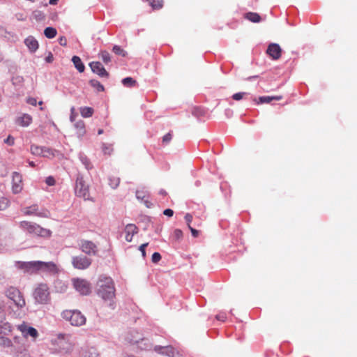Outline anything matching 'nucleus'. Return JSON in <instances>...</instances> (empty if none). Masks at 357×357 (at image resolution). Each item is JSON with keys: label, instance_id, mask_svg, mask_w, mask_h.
<instances>
[{"label": "nucleus", "instance_id": "obj_18", "mask_svg": "<svg viewBox=\"0 0 357 357\" xmlns=\"http://www.w3.org/2000/svg\"><path fill=\"white\" fill-rule=\"evenodd\" d=\"M32 123V117L28 114H23L16 119V123L22 127H27Z\"/></svg>", "mask_w": 357, "mask_h": 357}, {"label": "nucleus", "instance_id": "obj_52", "mask_svg": "<svg viewBox=\"0 0 357 357\" xmlns=\"http://www.w3.org/2000/svg\"><path fill=\"white\" fill-rule=\"evenodd\" d=\"M70 121L73 122L75 121V116H76V114H75V109L74 107H72L71 109H70Z\"/></svg>", "mask_w": 357, "mask_h": 357}, {"label": "nucleus", "instance_id": "obj_29", "mask_svg": "<svg viewBox=\"0 0 357 357\" xmlns=\"http://www.w3.org/2000/svg\"><path fill=\"white\" fill-rule=\"evenodd\" d=\"M57 31L56 29L53 27H47L44 30L45 36L48 38H53L56 36Z\"/></svg>", "mask_w": 357, "mask_h": 357}, {"label": "nucleus", "instance_id": "obj_49", "mask_svg": "<svg viewBox=\"0 0 357 357\" xmlns=\"http://www.w3.org/2000/svg\"><path fill=\"white\" fill-rule=\"evenodd\" d=\"M26 102L31 105L36 106L37 105V101L35 98L29 97L26 99Z\"/></svg>", "mask_w": 357, "mask_h": 357}, {"label": "nucleus", "instance_id": "obj_34", "mask_svg": "<svg viewBox=\"0 0 357 357\" xmlns=\"http://www.w3.org/2000/svg\"><path fill=\"white\" fill-rule=\"evenodd\" d=\"M12 345V342L8 337L0 336V347H10Z\"/></svg>", "mask_w": 357, "mask_h": 357}, {"label": "nucleus", "instance_id": "obj_44", "mask_svg": "<svg viewBox=\"0 0 357 357\" xmlns=\"http://www.w3.org/2000/svg\"><path fill=\"white\" fill-rule=\"evenodd\" d=\"M4 142L9 146H13L15 143V139L13 137L9 135L5 140Z\"/></svg>", "mask_w": 357, "mask_h": 357}, {"label": "nucleus", "instance_id": "obj_8", "mask_svg": "<svg viewBox=\"0 0 357 357\" xmlns=\"http://www.w3.org/2000/svg\"><path fill=\"white\" fill-rule=\"evenodd\" d=\"M17 265L24 273L33 274L40 271V261H18Z\"/></svg>", "mask_w": 357, "mask_h": 357}, {"label": "nucleus", "instance_id": "obj_59", "mask_svg": "<svg viewBox=\"0 0 357 357\" xmlns=\"http://www.w3.org/2000/svg\"><path fill=\"white\" fill-rule=\"evenodd\" d=\"M58 0H50V3L52 5H54L56 3Z\"/></svg>", "mask_w": 357, "mask_h": 357}, {"label": "nucleus", "instance_id": "obj_60", "mask_svg": "<svg viewBox=\"0 0 357 357\" xmlns=\"http://www.w3.org/2000/svg\"><path fill=\"white\" fill-rule=\"evenodd\" d=\"M29 165L31 167H34L36 166L35 163L33 162V161H29Z\"/></svg>", "mask_w": 357, "mask_h": 357}, {"label": "nucleus", "instance_id": "obj_13", "mask_svg": "<svg viewBox=\"0 0 357 357\" xmlns=\"http://www.w3.org/2000/svg\"><path fill=\"white\" fill-rule=\"evenodd\" d=\"M12 190L14 193H19L23 188L22 176L17 172H14L13 175Z\"/></svg>", "mask_w": 357, "mask_h": 357}, {"label": "nucleus", "instance_id": "obj_6", "mask_svg": "<svg viewBox=\"0 0 357 357\" xmlns=\"http://www.w3.org/2000/svg\"><path fill=\"white\" fill-rule=\"evenodd\" d=\"M33 297L38 303H47L50 300V292L47 284H39L33 292Z\"/></svg>", "mask_w": 357, "mask_h": 357}, {"label": "nucleus", "instance_id": "obj_51", "mask_svg": "<svg viewBox=\"0 0 357 357\" xmlns=\"http://www.w3.org/2000/svg\"><path fill=\"white\" fill-rule=\"evenodd\" d=\"M163 214L165 215L172 217L174 215V211L170 208H167L163 211Z\"/></svg>", "mask_w": 357, "mask_h": 357}, {"label": "nucleus", "instance_id": "obj_22", "mask_svg": "<svg viewBox=\"0 0 357 357\" xmlns=\"http://www.w3.org/2000/svg\"><path fill=\"white\" fill-rule=\"evenodd\" d=\"M282 99V96H261L259 98V101H256L257 104H262V103H269L272 100H280Z\"/></svg>", "mask_w": 357, "mask_h": 357}, {"label": "nucleus", "instance_id": "obj_11", "mask_svg": "<svg viewBox=\"0 0 357 357\" xmlns=\"http://www.w3.org/2000/svg\"><path fill=\"white\" fill-rule=\"evenodd\" d=\"M79 248L83 252L88 255H96L98 252L97 245L91 241L81 240Z\"/></svg>", "mask_w": 357, "mask_h": 357}, {"label": "nucleus", "instance_id": "obj_38", "mask_svg": "<svg viewBox=\"0 0 357 357\" xmlns=\"http://www.w3.org/2000/svg\"><path fill=\"white\" fill-rule=\"evenodd\" d=\"M101 59H102L103 62L105 63H108L111 61L110 54L107 51H102L100 54Z\"/></svg>", "mask_w": 357, "mask_h": 357}, {"label": "nucleus", "instance_id": "obj_31", "mask_svg": "<svg viewBox=\"0 0 357 357\" xmlns=\"http://www.w3.org/2000/svg\"><path fill=\"white\" fill-rule=\"evenodd\" d=\"M91 86L95 88L98 92L103 91L105 88L100 82L96 79H91L89 81Z\"/></svg>", "mask_w": 357, "mask_h": 357}, {"label": "nucleus", "instance_id": "obj_32", "mask_svg": "<svg viewBox=\"0 0 357 357\" xmlns=\"http://www.w3.org/2000/svg\"><path fill=\"white\" fill-rule=\"evenodd\" d=\"M79 159L82 164L84 165L86 169L88 170L91 169L93 168V165L90 161V160L86 155H80Z\"/></svg>", "mask_w": 357, "mask_h": 357}, {"label": "nucleus", "instance_id": "obj_12", "mask_svg": "<svg viewBox=\"0 0 357 357\" xmlns=\"http://www.w3.org/2000/svg\"><path fill=\"white\" fill-rule=\"evenodd\" d=\"M17 329L22 333L24 337L31 336V337L36 339L38 335L37 330L33 327L29 326L25 322L18 325Z\"/></svg>", "mask_w": 357, "mask_h": 357}, {"label": "nucleus", "instance_id": "obj_26", "mask_svg": "<svg viewBox=\"0 0 357 357\" xmlns=\"http://www.w3.org/2000/svg\"><path fill=\"white\" fill-rule=\"evenodd\" d=\"M93 109L90 107H83L80 108V114L84 118L91 117L93 114Z\"/></svg>", "mask_w": 357, "mask_h": 357}, {"label": "nucleus", "instance_id": "obj_46", "mask_svg": "<svg viewBox=\"0 0 357 357\" xmlns=\"http://www.w3.org/2000/svg\"><path fill=\"white\" fill-rule=\"evenodd\" d=\"M216 319L221 321H225L227 319V315L225 312H220L216 315Z\"/></svg>", "mask_w": 357, "mask_h": 357}, {"label": "nucleus", "instance_id": "obj_3", "mask_svg": "<svg viewBox=\"0 0 357 357\" xmlns=\"http://www.w3.org/2000/svg\"><path fill=\"white\" fill-rule=\"evenodd\" d=\"M61 315L75 326H81L86 323V317L78 310H64Z\"/></svg>", "mask_w": 357, "mask_h": 357}, {"label": "nucleus", "instance_id": "obj_53", "mask_svg": "<svg viewBox=\"0 0 357 357\" xmlns=\"http://www.w3.org/2000/svg\"><path fill=\"white\" fill-rule=\"evenodd\" d=\"M128 340L131 343V344H135V343H137L139 342V340H142V338L141 337H138L137 338H130L129 337H127Z\"/></svg>", "mask_w": 357, "mask_h": 357}, {"label": "nucleus", "instance_id": "obj_58", "mask_svg": "<svg viewBox=\"0 0 357 357\" xmlns=\"http://www.w3.org/2000/svg\"><path fill=\"white\" fill-rule=\"evenodd\" d=\"M66 337H67V335L66 334L60 333V334L58 335V338L59 339L65 340Z\"/></svg>", "mask_w": 357, "mask_h": 357}, {"label": "nucleus", "instance_id": "obj_62", "mask_svg": "<svg viewBox=\"0 0 357 357\" xmlns=\"http://www.w3.org/2000/svg\"><path fill=\"white\" fill-rule=\"evenodd\" d=\"M43 103V101L38 102V105L40 106V109L42 111L44 109L43 107H42Z\"/></svg>", "mask_w": 357, "mask_h": 357}, {"label": "nucleus", "instance_id": "obj_48", "mask_svg": "<svg viewBox=\"0 0 357 357\" xmlns=\"http://www.w3.org/2000/svg\"><path fill=\"white\" fill-rule=\"evenodd\" d=\"M6 174H7L6 167H5V165L3 164L0 163V176H3L6 175Z\"/></svg>", "mask_w": 357, "mask_h": 357}, {"label": "nucleus", "instance_id": "obj_56", "mask_svg": "<svg viewBox=\"0 0 357 357\" xmlns=\"http://www.w3.org/2000/svg\"><path fill=\"white\" fill-rule=\"evenodd\" d=\"M136 197L138 199H143V198L144 197V192L140 191V190H137L136 191Z\"/></svg>", "mask_w": 357, "mask_h": 357}, {"label": "nucleus", "instance_id": "obj_42", "mask_svg": "<svg viewBox=\"0 0 357 357\" xmlns=\"http://www.w3.org/2000/svg\"><path fill=\"white\" fill-rule=\"evenodd\" d=\"M174 237L176 240H178V239L181 238L183 237V232H182V231L181 229H176L174 231Z\"/></svg>", "mask_w": 357, "mask_h": 357}, {"label": "nucleus", "instance_id": "obj_4", "mask_svg": "<svg viewBox=\"0 0 357 357\" xmlns=\"http://www.w3.org/2000/svg\"><path fill=\"white\" fill-rule=\"evenodd\" d=\"M22 213L26 216H37L39 218H49L50 212L43 207H40L37 204L30 206H26L22 208Z\"/></svg>", "mask_w": 357, "mask_h": 357}, {"label": "nucleus", "instance_id": "obj_40", "mask_svg": "<svg viewBox=\"0 0 357 357\" xmlns=\"http://www.w3.org/2000/svg\"><path fill=\"white\" fill-rule=\"evenodd\" d=\"M247 93L245 92H238V93H234L233 96H232V98L234 100H241L245 95H246Z\"/></svg>", "mask_w": 357, "mask_h": 357}, {"label": "nucleus", "instance_id": "obj_54", "mask_svg": "<svg viewBox=\"0 0 357 357\" xmlns=\"http://www.w3.org/2000/svg\"><path fill=\"white\" fill-rule=\"evenodd\" d=\"M188 228L190 229V231H191V233H192V235L194 237H197V236H198V235H199V231H198L197 229H195L192 228L190 225H189V227H188Z\"/></svg>", "mask_w": 357, "mask_h": 357}, {"label": "nucleus", "instance_id": "obj_36", "mask_svg": "<svg viewBox=\"0 0 357 357\" xmlns=\"http://www.w3.org/2000/svg\"><path fill=\"white\" fill-rule=\"evenodd\" d=\"M8 205L9 200L4 197H0V211L7 208Z\"/></svg>", "mask_w": 357, "mask_h": 357}, {"label": "nucleus", "instance_id": "obj_15", "mask_svg": "<svg viewBox=\"0 0 357 357\" xmlns=\"http://www.w3.org/2000/svg\"><path fill=\"white\" fill-rule=\"evenodd\" d=\"M40 271L56 274L59 272V268L57 265L52 261L44 262L40 261Z\"/></svg>", "mask_w": 357, "mask_h": 357}, {"label": "nucleus", "instance_id": "obj_50", "mask_svg": "<svg viewBox=\"0 0 357 357\" xmlns=\"http://www.w3.org/2000/svg\"><path fill=\"white\" fill-rule=\"evenodd\" d=\"M185 220L188 224V227H189V225H190L191 222L192 221V216L190 213H186L185 215Z\"/></svg>", "mask_w": 357, "mask_h": 357}, {"label": "nucleus", "instance_id": "obj_55", "mask_svg": "<svg viewBox=\"0 0 357 357\" xmlns=\"http://www.w3.org/2000/svg\"><path fill=\"white\" fill-rule=\"evenodd\" d=\"M59 40V44L61 45L66 46V45H67V40H66V38L65 37H63V36L60 37Z\"/></svg>", "mask_w": 357, "mask_h": 357}, {"label": "nucleus", "instance_id": "obj_21", "mask_svg": "<svg viewBox=\"0 0 357 357\" xmlns=\"http://www.w3.org/2000/svg\"><path fill=\"white\" fill-rule=\"evenodd\" d=\"M24 43L31 52H35L38 48V43L33 36L27 37Z\"/></svg>", "mask_w": 357, "mask_h": 357}, {"label": "nucleus", "instance_id": "obj_23", "mask_svg": "<svg viewBox=\"0 0 357 357\" xmlns=\"http://www.w3.org/2000/svg\"><path fill=\"white\" fill-rule=\"evenodd\" d=\"M72 61L73 62L75 67L77 68V70L79 73H83L84 71V69H85L84 65L79 56H73Z\"/></svg>", "mask_w": 357, "mask_h": 357}, {"label": "nucleus", "instance_id": "obj_24", "mask_svg": "<svg viewBox=\"0 0 357 357\" xmlns=\"http://www.w3.org/2000/svg\"><path fill=\"white\" fill-rule=\"evenodd\" d=\"M56 153H58V151L53 150L50 148L43 146L41 156L48 158H53L54 157L56 156Z\"/></svg>", "mask_w": 357, "mask_h": 357}, {"label": "nucleus", "instance_id": "obj_35", "mask_svg": "<svg viewBox=\"0 0 357 357\" xmlns=\"http://www.w3.org/2000/svg\"><path fill=\"white\" fill-rule=\"evenodd\" d=\"M30 150H31V153L32 154L41 156L42 151H43V146H36V145H32L31 146Z\"/></svg>", "mask_w": 357, "mask_h": 357}, {"label": "nucleus", "instance_id": "obj_27", "mask_svg": "<svg viewBox=\"0 0 357 357\" xmlns=\"http://www.w3.org/2000/svg\"><path fill=\"white\" fill-rule=\"evenodd\" d=\"M120 183V178L116 175H111L109 177V185L114 189L116 188Z\"/></svg>", "mask_w": 357, "mask_h": 357}, {"label": "nucleus", "instance_id": "obj_63", "mask_svg": "<svg viewBox=\"0 0 357 357\" xmlns=\"http://www.w3.org/2000/svg\"><path fill=\"white\" fill-rule=\"evenodd\" d=\"M102 132H103V130H102V129H100V130H98V135H101V134H102Z\"/></svg>", "mask_w": 357, "mask_h": 357}, {"label": "nucleus", "instance_id": "obj_61", "mask_svg": "<svg viewBox=\"0 0 357 357\" xmlns=\"http://www.w3.org/2000/svg\"><path fill=\"white\" fill-rule=\"evenodd\" d=\"M160 195H162L165 196V195H167V192H165V190H161L160 191Z\"/></svg>", "mask_w": 357, "mask_h": 357}, {"label": "nucleus", "instance_id": "obj_7", "mask_svg": "<svg viewBox=\"0 0 357 357\" xmlns=\"http://www.w3.org/2000/svg\"><path fill=\"white\" fill-rule=\"evenodd\" d=\"M7 297L12 300L14 303L19 307H22L25 305V300L23 298L22 294L15 287H11L8 288L6 291Z\"/></svg>", "mask_w": 357, "mask_h": 357}, {"label": "nucleus", "instance_id": "obj_20", "mask_svg": "<svg viewBox=\"0 0 357 357\" xmlns=\"http://www.w3.org/2000/svg\"><path fill=\"white\" fill-rule=\"evenodd\" d=\"M80 357H100L99 353L94 347L82 349L80 352Z\"/></svg>", "mask_w": 357, "mask_h": 357}, {"label": "nucleus", "instance_id": "obj_39", "mask_svg": "<svg viewBox=\"0 0 357 357\" xmlns=\"http://www.w3.org/2000/svg\"><path fill=\"white\" fill-rule=\"evenodd\" d=\"M6 318L5 305L3 301H0V322H2Z\"/></svg>", "mask_w": 357, "mask_h": 357}, {"label": "nucleus", "instance_id": "obj_28", "mask_svg": "<svg viewBox=\"0 0 357 357\" xmlns=\"http://www.w3.org/2000/svg\"><path fill=\"white\" fill-rule=\"evenodd\" d=\"M121 82L126 87H133L137 84V81L130 77L123 79Z\"/></svg>", "mask_w": 357, "mask_h": 357}, {"label": "nucleus", "instance_id": "obj_1", "mask_svg": "<svg viewBox=\"0 0 357 357\" xmlns=\"http://www.w3.org/2000/svg\"><path fill=\"white\" fill-rule=\"evenodd\" d=\"M98 294L104 300H111L115 296L113 280L109 277L101 276L98 282Z\"/></svg>", "mask_w": 357, "mask_h": 357}, {"label": "nucleus", "instance_id": "obj_25", "mask_svg": "<svg viewBox=\"0 0 357 357\" xmlns=\"http://www.w3.org/2000/svg\"><path fill=\"white\" fill-rule=\"evenodd\" d=\"M245 18L254 23L261 21V17L257 13L249 12L245 15Z\"/></svg>", "mask_w": 357, "mask_h": 357}, {"label": "nucleus", "instance_id": "obj_16", "mask_svg": "<svg viewBox=\"0 0 357 357\" xmlns=\"http://www.w3.org/2000/svg\"><path fill=\"white\" fill-rule=\"evenodd\" d=\"M91 70L98 74L100 77H108L109 73L106 71L101 63L98 61H93L89 64Z\"/></svg>", "mask_w": 357, "mask_h": 357}, {"label": "nucleus", "instance_id": "obj_47", "mask_svg": "<svg viewBox=\"0 0 357 357\" xmlns=\"http://www.w3.org/2000/svg\"><path fill=\"white\" fill-rule=\"evenodd\" d=\"M45 182L48 185L52 186L55 184V179L52 176H48L46 178Z\"/></svg>", "mask_w": 357, "mask_h": 357}, {"label": "nucleus", "instance_id": "obj_57", "mask_svg": "<svg viewBox=\"0 0 357 357\" xmlns=\"http://www.w3.org/2000/svg\"><path fill=\"white\" fill-rule=\"evenodd\" d=\"M53 55L52 53H50L49 55L46 57L45 60L47 63H52L53 61Z\"/></svg>", "mask_w": 357, "mask_h": 357}, {"label": "nucleus", "instance_id": "obj_43", "mask_svg": "<svg viewBox=\"0 0 357 357\" xmlns=\"http://www.w3.org/2000/svg\"><path fill=\"white\" fill-rule=\"evenodd\" d=\"M172 135L170 132L166 134L165 135L163 136L162 137V142L164 144H167L169 143L171 139H172Z\"/></svg>", "mask_w": 357, "mask_h": 357}, {"label": "nucleus", "instance_id": "obj_64", "mask_svg": "<svg viewBox=\"0 0 357 357\" xmlns=\"http://www.w3.org/2000/svg\"><path fill=\"white\" fill-rule=\"evenodd\" d=\"M3 278L2 274L0 273V280Z\"/></svg>", "mask_w": 357, "mask_h": 357}, {"label": "nucleus", "instance_id": "obj_10", "mask_svg": "<svg viewBox=\"0 0 357 357\" xmlns=\"http://www.w3.org/2000/svg\"><path fill=\"white\" fill-rule=\"evenodd\" d=\"M73 283L75 289L82 295H87L91 292L90 284L84 279L74 278Z\"/></svg>", "mask_w": 357, "mask_h": 357}, {"label": "nucleus", "instance_id": "obj_9", "mask_svg": "<svg viewBox=\"0 0 357 357\" xmlns=\"http://www.w3.org/2000/svg\"><path fill=\"white\" fill-rule=\"evenodd\" d=\"M72 264L75 268L84 270L91 264V259L86 256L79 255L72 258Z\"/></svg>", "mask_w": 357, "mask_h": 357}, {"label": "nucleus", "instance_id": "obj_17", "mask_svg": "<svg viewBox=\"0 0 357 357\" xmlns=\"http://www.w3.org/2000/svg\"><path fill=\"white\" fill-rule=\"evenodd\" d=\"M138 228L134 224H128L124 229V232L126 234L125 239L128 242H131L132 240V237L134 235L138 233Z\"/></svg>", "mask_w": 357, "mask_h": 357}, {"label": "nucleus", "instance_id": "obj_2", "mask_svg": "<svg viewBox=\"0 0 357 357\" xmlns=\"http://www.w3.org/2000/svg\"><path fill=\"white\" fill-rule=\"evenodd\" d=\"M20 227L32 235L41 237H50L52 234L50 230L42 227L40 225L29 221H22Z\"/></svg>", "mask_w": 357, "mask_h": 357}, {"label": "nucleus", "instance_id": "obj_37", "mask_svg": "<svg viewBox=\"0 0 357 357\" xmlns=\"http://www.w3.org/2000/svg\"><path fill=\"white\" fill-rule=\"evenodd\" d=\"M112 51L117 55H121L122 56H126V52L119 45H114L113 47Z\"/></svg>", "mask_w": 357, "mask_h": 357}, {"label": "nucleus", "instance_id": "obj_41", "mask_svg": "<svg viewBox=\"0 0 357 357\" xmlns=\"http://www.w3.org/2000/svg\"><path fill=\"white\" fill-rule=\"evenodd\" d=\"M161 259V255L159 252H154L151 257V261L153 263H158Z\"/></svg>", "mask_w": 357, "mask_h": 357}, {"label": "nucleus", "instance_id": "obj_14", "mask_svg": "<svg viewBox=\"0 0 357 357\" xmlns=\"http://www.w3.org/2000/svg\"><path fill=\"white\" fill-rule=\"evenodd\" d=\"M266 53L274 60L278 59L281 56L282 49L276 43H271L268 46Z\"/></svg>", "mask_w": 357, "mask_h": 357}, {"label": "nucleus", "instance_id": "obj_5", "mask_svg": "<svg viewBox=\"0 0 357 357\" xmlns=\"http://www.w3.org/2000/svg\"><path fill=\"white\" fill-rule=\"evenodd\" d=\"M75 193L76 196L82 197L84 200L91 199L89 186L86 185L82 175H78L76 178Z\"/></svg>", "mask_w": 357, "mask_h": 357}, {"label": "nucleus", "instance_id": "obj_45", "mask_svg": "<svg viewBox=\"0 0 357 357\" xmlns=\"http://www.w3.org/2000/svg\"><path fill=\"white\" fill-rule=\"evenodd\" d=\"M149 245V243H143L142 245H141L139 246V250L141 251L142 252V255L143 256V257H146V251H145V249Z\"/></svg>", "mask_w": 357, "mask_h": 357}, {"label": "nucleus", "instance_id": "obj_33", "mask_svg": "<svg viewBox=\"0 0 357 357\" xmlns=\"http://www.w3.org/2000/svg\"><path fill=\"white\" fill-rule=\"evenodd\" d=\"M102 151L105 155H110L113 152V148L112 144L103 143L102 144Z\"/></svg>", "mask_w": 357, "mask_h": 357}, {"label": "nucleus", "instance_id": "obj_19", "mask_svg": "<svg viewBox=\"0 0 357 357\" xmlns=\"http://www.w3.org/2000/svg\"><path fill=\"white\" fill-rule=\"evenodd\" d=\"M155 351L160 354H165L171 357H176L178 353L172 347H155Z\"/></svg>", "mask_w": 357, "mask_h": 357}, {"label": "nucleus", "instance_id": "obj_30", "mask_svg": "<svg viewBox=\"0 0 357 357\" xmlns=\"http://www.w3.org/2000/svg\"><path fill=\"white\" fill-rule=\"evenodd\" d=\"M75 127L77 129L79 135L82 136L85 133V124L83 121L76 122Z\"/></svg>", "mask_w": 357, "mask_h": 357}]
</instances>
